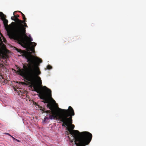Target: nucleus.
Instances as JSON below:
<instances>
[{
  "label": "nucleus",
  "mask_w": 146,
  "mask_h": 146,
  "mask_svg": "<svg viewBox=\"0 0 146 146\" xmlns=\"http://www.w3.org/2000/svg\"><path fill=\"white\" fill-rule=\"evenodd\" d=\"M29 68L27 66L24 65L23 69L19 68L16 73L31 83L34 91L40 94L41 99H44L48 96H50L51 90L46 86H42V81L40 77H38V84L35 83L36 78L41 73L39 68L38 67L37 68H29Z\"/></svg>",
  "instance_id": "nucleus-1"
},
{
  "label": "nucleus",
  "mask_w": 146,
  "mask_h": 146,
  "mask_svg": "<svg viewBox=\"0 0 146 146\" xmlns=\"http://www.w3.org/2000/svg\"><path fill=\"white\" fill-rule=\"evenodd\" d=\"M14 13H13L14 18L17 23V25L15 27L13 32L10 34L9 36L11 38L17 40L20 44H25L26 39L24 37L25 36L27 38L28 37L25 35L26 33V28H23L22 23L24 22L19 19L18 18L19 17L18 15H14Z\"/></svg>",
  "instance_id": "nucleus-2"
},
{
  "label": "nucleus",
  "mask_w": 146,
  "mask_h": 146,
  "mask_svg": "<svg viewBox=\"0 0 146 146\" xmlns=\"http://www.w3.org/2000/svg\"><path fill=\"white\" fill-rule=\"evenodd\" d=\"M61 116L58 119L63 122L62 126H67L70 130L73 131L74 128V125L72 124V116L74 115L75 113L72 108L70 106L67 110H62Z\"/></svg>",
  "instance_id": "nucleus-3"
},
{
  "label": "nucleus",
  "mask_w": 146,
  "mask_h": 146,
  "mask_svg": "<svg viewBox=\"0 0 146 146\" xmlns=\"http://www.w3.org/2000/svg\"><path fill=\"white\" fill-rule=\"evenodd\" d=\"M33 53L32 51H29L27 52L25 50L23 51V57H24L27 60V62H29L28 64L25 63V64H23L27 66L29 68H37L38 67V64L36 61V60L38 59V60L39 63H40L42 62V60L41 59L38 58L37 57H35L32 55Z\"/></svg>",
  "instance_id": "nucleus-4"
},
{
  "label": "nucleus",
  "mask_w": 146,
  "mask_h": 146,
  "mask_svg": "<svg viewBox=\"0 0 146 146\" xmlns=\"http://www.w3.org/2000/svg\"><path fill=\"white\" fill-rule=\"evenodd\" d=\"M47 106V108H49L50 110H47L44 112L46 113L47 114H49V117H45L44 118V122H45L46 119H58L62 115L61 112H62V110H65L58 108V110H57L55 106L50 102L48 104Z\"/></svg>",
  "instance_id": "nucleus-5"
},
{
  "label": "nucleus",
  "mask_w": 146,
  "mask_h": 146,
  "mask_svg": "<svg viewBox=\"0 0 146 146\" xmlns=\"http://www.w3.org/2000/svg\"><path fill=\"white\" fill-rule=\"evenodd\" d=\"M82 137L78 139V146H86L88 145L91 141L92 135L89 132L83 133Z\"/></svg>",
  "instance_id": "nucleus-6"
},
{
  "label": "nucleus",
  "mask_w": 146,
  "mask_h": 146,
  "mask_svg": "<svg viewBox=\"0 0 146 146\" xmlns=\"http://www.w3.org/2000/svg\"><path fill=\"white\" fill-rule=\"evenodd\" d=\"M66 129L68 131H66V133L68 135L69 134H70V135H72L73 138L75 139L74 143L76 146H77L78 144L79 143L78 141V139L80 138L82 135L84 134L83 133L88 132V131H83L80 133V132L78 130H73V131H71L69 128H68V127H66Z\"/></svg>",
  "instance_id": "nucleus-7"
},
{
  "label": "nucleus",
  "mask_w": 146,
  "mask_h": 146,
  "mask_svg": "<svg viewBox=\"0 0 146 146\" xmlns=\"http://www.w3.org/2000/svg\"><path fill=\"white\" fill-rule=\"evenodd\" d=\"M31 45L32 46H29L28 49V51H32L33 53H35V51L34 50L35 47L36 45V43L34 42H31Z\"/></svg>",
  "instance_id": "nucleus-8"
},
{
  "label": "nucleus",
  "mask_w": 146,
  "mask_h": 146,
  "mask_svg": "<svg viewBox=\"0 0 146 146\" xmlns=\"http://www.w3.org/2000/svg\"><path fill=\"white\" fill-rule=\"evenodd\" d=\"M0 16L2 18V19L3 21L4 25L5 27L8 26V21L5 18V16L2 12H1Z\"/></svg>",
  "instance_id": "nucleus-9"
},
{
  "label": "nucleus",
  "mask_w": 146,
  "mask_h": 146,
  "mask_svg": "<svg viewBox=\"0 0 146 146\" xmlns=\"http://www.w3.org/2000/svg\"><path fill=\"white\" fill-rule=\"evenodd\" d=\"M19 11L21 14L22 16L23 17V21H25L24 22L22 23V25H23V27L26 29V27H28L27 25V23H26V22H27V19L25 17V15L22 12L20 11Z\"/></svg>",
  "instance_id": "nucleus-10"
},
{
  "label": "nucleus",
  "mask_w": 146,
  "mask_h": 146,
  "mask_svg": "<svg viewBox=\"0 0 146 146\" xmlns=\"http://www.w3.org/2000/svg\"><path fill=\"white\" fill-rule=\"evenodd\" d=\"M15 48V50L17 51L18 52H20V54H21V55L23 56V51H24V50H22L20 49H18L17 48Z\"/></svg>",
  "instance_id": "nucleus-11"
},
{
  "label": "nucleus",
  "mask_w": 146,
  "mask_h": 146,
  "mask_svg": "<svg viewBox=\"0 0 146 146\" xmlns=\"http://www.w3.org/2000/svg\"><path fill=\"white\" fill-rule=\"evenodd\" d=\"M51 96H52L51 95V96H48L45 99H43V100H45V102H44V103H46L48 104L49 102V101L47 99L48 98H52Z\"/></svg>",
  "instance_id": "nucleus-12"
},
{
  "label": "nucleus",
  "mask_w": 146,
  "mask_h": 146,
  "mask_svg": "<svg viewBox=\"0 0 146 146\" xmlns=\"http://www.w3.org/2000/svg\"><path fill=\"white\" fill-rule=\"evenodd\" d=\"M0 67L1 69H4L5 67V66L3 65V64L0 63Z\"/></svg>",
  "instance_id": "nucleus-13"
},
{
  "label": "nucleus",
  "mask_w": 146,
  "mask_h": 146,
  "mask_svg": "<svg viewBox=\"0 0 146 146\" xmlns=\"http://www.w3.org/2000/svg\"><path fill=\"white\" fill-rule=\"evenodd\" d=\"M47 69H50L52 68V67L50 65H48L46 67Z\"/></svg>",
  "instance_id": "nucleus-14"
},
{
  "label": "nucleus",
  "mask_w": 146,
  "mask_h": 146,
  "mask_svg": "<svg viewBox=\"0 0 146 146\" xmlns=\"http://www.w3.org/2000/svg\"><path fill=\"white\" fill-rule=\"evenodd\" d=\"M14 17H11V19L12 20H13V21H15L16 22L15 19H15H14Z\"/></svg>",
  "instance_id": "nucleus-15"
},
{
  "label": "nucleus",
  "mask_w": 146,
  "mask_h": 146,
  "mask_svg": "<svg viewBox=\"0 0 146 146\" xmlns=\"http://www.w3.org/2000/svg\"><path fill=\"white\" fill-rule=\"evenodd\" d=\"M15 140H16V141H17V142H20V141L19 140H18V139H15Z\"/></svg>",
  "instance_id": "nucleus-16"
},
{
  "label": "nucleus",
  "mask_w": 146,
  "mask_h": 146,
  "mask_svg": "<svg viewBox=\"0 0 146 146\" xmlns=\"http://www.w3.org/2000/svg\"><path fill=\"white\" fill-rule=\"evenodd\" d=\"M6 134L8 135L9 136H10V137L11 136V135H10L9 133H5Z\"/></svg>",
  "instance_id": "nucleus-17"
},
{
  "label": "nucleus",
  "mask_w": 146,
  "mask_h": 146,
  "mask_svg": "<svg viewBox=\"0 0 146 146\" xmlns=\"http://www.w3.org/2000/svg\"><path fill=\"white\" fill-rule=\"evenodd\" d=\"M1 78L3 79L2 75L0 74V78L1 79Z\"/></svg>",
  "instance_id": "nucleus-18"
},
{
  "label": "nucleus",
  "mask_w": 146,
  "mask_h": 146,
  "mask_svg": "<svg viewBox=\"0 0 146 146\" xmlns=\"http://www.w3.org/2000/svg\"><path fill=\"white\" fill-rule=\"evenodd\" d=\"M11 137L12 138L13 140H15V138L14 137H13V136H11Z\"/></svg>",
  "instance_id": "nucleus-19"
},
{
  "label": "nucleus",
  "mask_w": 146,
  "mask_h": 146,
  "mask_svg": "<svg viewBox=\"0 0 146 146\" xmlns=\"http://www.w3.org/2000/svg\"><path fill=\"white\" fill-rule=\"evenodd\" d=\"M45 109L44 108H43L42 109V111H43V112H44V113H45L44 112H45Z\"/></svg>",
  "instance_id": "nucleus-20"
},
{
  "label": "nucleus",
  "mask_w": 146,
  "mask_h": 146,
  "mask_svg": "<svg viewBox=\"0 0 146 146\" xmlns=\"http://www.w3.org/2000/svg\"><path fill=\"white\" fill-rule=\"evenodd\" d=\"M17 92L18 93H21V91L20 90L17 91Z\"/></svg>",
  "instance_id": "nucleus-21"
},
{
  "label": "nucleus",
  "mask_w": 146,
  "mask_h": 146,
  "mask_svg": "<svg viewBox=\"0 0 146 146\" xmlns=\"http://www.w3.org/2000/svg\"><path fill=\"white\" fill-rule=\"evenodd\" d=\"M29 40L30 41H31H31L32 40V39L31 38Z\"/></svg>",
  "instance_id": "nucleus-22"
},
{
  "label": "nucleus",
  "mask_w": 146,
  "mask_h": 146,
  "mask_svg": "<svg viewBox=\"0 0 146 146\" xmlns=\"http://www.w3.org/2000/svg\"><path fill=\"white\" fill-rule=\"evenodd\" d=\"M12 23L14 24H15V23L14 22H12Z\"/></svg>",
  "instance_id": "nucleus-23"
},
{
  "label": "nucleus",
  "mask_w": 146,
  "mask_h": 146,
  "mask_svg": "<svg viewBox=\"0 0 146 146\" xmlns=\"http://www.w3.org/2000/svg\"><path fill=\"white\" fill-rule=\"evenodd\" d=\"M0 34H1V36H3V35H2V34H1V33H0Z\"/></svg>",
  "instance_id": "nucleus-24"
},
{
  "label": "nucleus",
  "mask_w": 146,
  "mask_h": 146,
  "mask_svg": "<svg viewBox=\"0 0 146 146\" xmlns=\"http://www.w3.org/2000/svg\"><path fill=\"white\" fill-rule=\"evenodd\" d=\"M22 83L23 84H25V83L24 82H22Z\"/></svg>",
  "instance_id": "nucleus-25"
}]
</instances>
